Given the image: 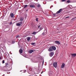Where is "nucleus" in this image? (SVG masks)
<instances>
[{"label": "nucleus", "mask_w": 76, "mask_h": 76, "mask_svg": "<svg viewBox=\"0 0 76 76\" xmlns=\"http://www.w3.org/2000/svg\"><path fill=\"white\" fill-rule=\"evenodd\" d=\"M36 44V43H35V42L31 43V44L32 45H34V44Z\"/></svg>", "instance_id": "obj_15"}, {"label": "nucleus", "mask_w": 76, "mask_h": 76, "mask_svg": "<svg viewBox=\"0 0 76 76\" xmlns=\"http://www.w3.org/2000/svg\"><path fill=\"white\" fill-rule=\"evenodd\" d=\"M30 7H33V8H34L35 7V6L34 5L31 4L30 6Z\"/></svg>", "instance_id": "obj_7"}, {"label": "nucleus", "mask_w": 76, "mask_h": 76, "mask_svg": "<svg viewBox=\"0 0 76 76\" xmlns=\"http://www.w3.org/2000/svg\"><path fill=\"white\" fill-rule=\"evenodd\" d=\"M53 67H55V68H56L57 66V62H54L53 64Z\"/></svg>", "instance_id": "obj_3"}, {"label": "nucleus", "mask_w": 76, "mask_h": 76, "mask_svg": "<svg viewBox=\"0 0 76 76\" xmlns=\"http://www.w3.org/2000/svg\"><path fill=\"white\" fill-rule=\"evenodd\" d=\"M20 37V36L19 35H17L16 37V38H19Z\"/></svg>", "instance_id": "obj_16"}, {"label": "nucleus", "mask_w": 76, "mask_h": 76, "mask_svg": "<svg viewBox=\"0 0 76 76\" xmlns=\"http://www.w3.org/2000/svg\"><path fill=\"white\" fill-rule=\"evenodd\" d=\"M33 52H34V50H30L29 51V53L30 54H31Z\"/></svg>", "instance_id": "obj_9"}, {"label": "nucleus", "mask_w": 76, "mask_h": 76, "mask_svg": "<svg viewBox=\"0 0 76 76\" xmlns=\"http://www.w3.org/2000/svg\"><path fill=\"white\" fill-rule=\"evenodd\" d=\"M23 23V22L22 21H20L19 23L16 24V25L18 26H20Z\"/></svg>", "instance_id": "obj_2"}, {"label": "nucleus", "mask_w": 76, "mask_h": 76, "mask_svg": "<svg viewBox=\"0 0 76 76\" xmlns=\"http://www.w3.org/2000/svg\"><path fill=\"white\" fill-rule=\"evenodd\" d=\"M53 55H54V53L52 52H51L50 54V57H52Z\"/></svg>", "instance_id": "obj_5"}, {"label": "nucleus", "mask_w": 76, "mask_h": 76, "mask_svg": "<svg viewBox=\"0 0 76 76\" xmlns=\"http://www.w3.org/2000/svg\"><path fill=\"white\" fill-rule=\"evenodd\" d=\"M5 75L4 74L3 75V76H4Z\"/></svg>", "instance_id": "obj_37"}, {"label": "nucleus", "mask_w": 76, "mask_h": 76, "mask_svg": "<svg viewBox=\"0 0 76 76\" xmlns=\"http://www.w3.org/2000/svg\"><path fill=\"white\" fill-rule=\"evenodd\" d=\"M40 28V26H38V28Z\"/></svg>", "instance_id": "obj_33"}, {"label": "nucleus", "mask_w": 76, "mask_h": 76, "mask_svg": "<svg viewBox=\"0 0 76 76\" xmlns=\"http://www.w3.org/2000/svg\"><path fill=\"white\" fill-rule=\"evenodd\" d=\"M72 56V57H75V56H76V54L74 53V54H71Z\"/></svg>", "instance_id": "obj_11"}, {"label": "nucleus", "mask_w": 76, "mask_h": 76, "mask_svg": "<svg viewBox=\"0 0 76 76\" xmlns=\"http://www.w3.org/2000/svg\"><path fill=\"white\" fill-rule=\"evenodd\" d=\"M1 57H0V60H1Z\"/></svg>", "instance_id": "obj_36"}, {"label": "nucleus", "mask_w": 76, "mask_h": 76, "mask_svg": "<svg viewBox=\"0 0 76 76\" xmlns=\"http://www.w3.org/2000/svg\"><path fill=\"white\" fill-rule=\"evenodd\" d=\"M65 66V64L64 63H63L62 65L61 66V68L63 69V68H64Z\"/></svg>", "instance_id": "obj_6"}, {"label": "nucleus", "mask_w": 76, "mask_h": 76, "mask_svg": "<svg viewBox=\"0 0 76 76\" xmlns=\"http://www.w3.org/2000/svg\"><path fill=\"white\" fill-rule=\"evenodd\" d=\"M29 70H30V71H32V69H31V68H30L29 69Z\"/></svg>", "instance_id": "obj_26"}, {"label": "nucleus", "mask_w": 76, "mask_h": 76, "mask_svg": "<svg viewBox=\"0 0 76 76\" xmlns=\"http://www.w3.org/2000/svg\"><path fill=\"white\" fill-rule=\"evenodd\" d=\"M62 1H65L66 0H61Z\"/></svg>", "instance_id": "obj_28"}, {"label": "nucleus", "mask_w": 76, "mask_h": 76, "mask_svg": "<svg viewBox=\"0 0 76 76\" xmlns=\"http://www.w3.org/2000/svg\"><path fill=\"white\" fill-rule=\"evenodd\" d=\"M19 52L20 53H22L23 52V50H22L20 49L19 50Z\"/></svg>", "instance_id": "obj_14"}, {"label": "nucleus", "mask_w": 76, "mask_h": 76, "mask_svg": "<svg viewBox=\"0 0 76 76\" xmlns=\"http://www.w3.org/2000/svg\"><path fill=\"white\" fill-rule=\"evenodd\" d=\"M7 22V21H4L3 22L4 23H6V22Z\"/></svg>", "instance_id": "obj_27"}, {"label": "nucleus", "mask_w": 76, "mask_h": 76, "mask_svg": "<svg viewBox=\"0 0 76 76\" xmlns=\"http://www.w3.org/2000/svg\"><path fill=\"white\" fill-rule=\"evenodd\" d=\"M40 6H41V5H40V4H37V7H39Z\"/></svg>", "instance_id": "obj_17"}, {"label": "nucleus", "mask_w": 76, "mask_h": 76, "mask_svg": "<svg viewBox=\"0 0 76 76\" xmlns=\"http://www.w3.org/2000/svg\"><path fill=\"white\" fill-rule=\"evenodd\" d=\"M69 18V17H67L66 18V19H67V18Z\"/></svg>", "instance_id": "obj_31"}, {"label": "nucleus", "mask_w": 76, "mask_h": 76, "mask_svg": "<svg viewBox=\"0 0 76 76\" xmlns=\"http://www.w3.org/2000/svg\"><path fill=\"white\" fill-rule=\"evenodd\" d=\"M42 34L44 35H45L46 34H45V33L44 32Z\"/></svg>", "instance_id": "obj_25"}, {"label": "nucleus", "mask_w": 76, "mask_h": 76, "mask_svg": "<svg viewBox=\"0 0 76 76\" xmlns=\"http://www.w3.org/2000/svg\"><path fill=\"white\" fill-rule=\"evenodd\" d=\"M12 23L11 22V23H10V25H11V24H12Z\"/></svg>", "instance_id": "obj_35"}, {"label": "nucleus", "mask_w": 76, "mask_h": 76, "mask_svg": "<svg viewBox=\"0 0 76 76\" xmlns=\"http://www.w3.org/2000/svg\"><path fill=\"white\" fill-rule=\"evenodd\" d=\"M42 72L41 73V74H42Z\"/></svg>", "instance_id": "obj_40"}, {"label": "nucleus", "mask_w": 76, "mask_h": 76, "mask_svg": "<svg viewBox=\"0 0 76 76\" xmlns=\"http://www.w3.org/2000/svg\"><path fill=\"white\" fill-rule=\"evenodd\" d=\"M23 18L22 17H20V21H23Z\"/></svg>", "instance_id": "obj_13"}, {"label": "nucleus", "mask_w": 76, "mask_h": 76, "mask_svg": "<svg viewBox=\"0 0 76 76\" xmlns=\"http://www.w3.org/2000/svg\"><path fill=\"white\" fill-rule=\"evenodd\" d=\"M61 10H62V9H60L58 11L56 12V14H58V13H61Z\"/></svg>", "instance_id": "obj_4"}, {"label": "nucleus", "mask_w": 76, "mask_h": 76, "mask_svg": "<svg viewBox=\"0 0 76 76\" xmlns=\"http://www.w3.org/2000/svg\"><path fill=\"white\" fill-rule=\"evenodd\" d=\"M55 42L56 44H58V45H60V42L58 41H56Z\"/></svg>", "instance_id": "obj_8"}, {"label": "nucleus", "mask_w": 76, "mask_h": 76, "mask_svg": "<svg viewBox=\"0 0 76 76\" xmlns=\"http://www.w3.org/2000/svg\"><path fill=\"white\" fill-rule=\"evenodd\" d=\"M75 19V18H74L73 19Z\"/></svg>", "instance_id": "obj_38"}, {"label": "nucleus", "mask_w": 76, "mask_h": 76, "mask_svg": "<svg viewBox=\"0 0 76 76\" xmlns=\"http://www.w3.org/2000/svg\"><path fill=\"white\" fill-rule=\"evenodd\" d=\"M34 74H35V73H34L33 75H34Z\"/></svg>", "instance_id": "obj_39"}, {"label": "nucleus", "mask_w": 76, "mask_h": 76, "mask_svg": "<svg viewBox=\"0 0 76 76\" xmlns=\"http://www.w3.org/2000/svg\"><path fill=\"white\" fill-rule=\"evenodd\" d=\"M70 9H72V7H70Z\"/></svg>", "instance_id": "obj_34"}, {"label": "nucleus", "mask_w": 76, "mask_h": 76, "mask_svg": "<svg viewBox=\"0 0 76 76\" xmlns=\"http://www.w3.org/2000/svg\"><path fill=\"white\" fill-rule=\"evenodd\" d=\"M12 44H14V43H15V42L14 41H12Z\"/></svg>", "instance_id": "obj_23"}, {"label": "nucleus", "mask_w": 76, "mask_h": 76, "mask_svg": "<svg viewBox=\"0 0 76 76\" xmlns=\"http://www.w3.org/2000/svg\"><path fill=\"white\" fill-rule=\"evenodd\" d=\"M28 6V5H25V6L24 7V8H26Z\"/></svg>", "instance_id": "obj_21"}, {"label": "nucleus", "mask_w": 76, "mask_h": 76, "mask_svg": "<svg viewBox=\"0 0 76 76\" xmlns=\"http://www.w3.org/2000/svg\"><path fill=\"white\" fill-rule=\"evenodd\" d=\"M56 14H53V16H56Z\"/></svg>", "instance_id": "obj_32"}, {"label": "nucleus", "mask_w": 76, "mask_h": 76, "mask_svg": "<svg viewBox=\"0 0 76 76\" xmlns=\"http://www.w3.org/2000/svg\"><path fill=\"white\" fill-rule=\"evenodd\" d=\"M44 63V62H43V64Z\"/></svg>", "instance_id": "obj_42"}, {"label": "nucleus", "mask_w": 76, "mask_h": 76, "mask_svg": "<svg viewBox=\"0 0 76 76\" xmlns=\"http://www.w3.org/2000/svg\"><path fill=\"white\" fill-rule=\"evenodd\" d=\"M38 31L37 32L35 31H34L33 32V33L31 34L32 35H33L34 34H37V33H38Z\"/></svg>", "instance_id": "obj_12"}, {"label": "nucleus", "mask_w": 76, "mask_h": 76, "mask_svg": "<svg viewBox=\"0 0 76 76\" xmlns=\"http://www.w3.org/2000/svg\"><path fill=\"white\" fill-rule=\"evenodd\" d=\"M70 1L69 0H68V1H67V2L68 3H70Z\"/></svg>", "instance_id": "obj_24"}, {"label": "nucleus", "mask_w": 76, "mask_h": 76, "mask_svg": "<svg viewBox=\"0 0 76 76\" xmlns=\"http://www.w3.org/2000/svg\"><path fill=\"white\" fill-rule=\"evenodd\" d=\"M10 16L11 18H13L14 16V14L13 13L10 14Z\"/></svg>", "instance_id": "obj_10"}, {"label": "nucleus", "mask_w": 76, "mask_h": 76, "mask_svg": "<svg viewBox=\"0 0 76 76\" xmlns=\"http://www.w3.org/2000/svg\"><path fill=\"white\" fill-rule=\"evenodd\" d=\"M36 20L37 22H38V18H37L36 19Z\"/></svg>", "instance_id": "obj_20"}, {"label": "nucleus", "mask_w": 76, "mask_h": 76, "mask_svg": "<svg viewBox=\"0 0 76 76\" xmlns=\"http://www.w3.org/2000/svg\"><path fill=\"white\" fill-rule=\"evenodd\" d=\"M56 50V48L55 46H53L49 48L48 49V50L49 51L51 52L53 51H55Z\"/></svg>", "instance_id": "obj_1"}, {"label": "nucleus", "mask_w": 76, "mask_h": 76, "mask_svg": "<svg viewBox=\"0 0 76 76\" xmlns=\"http://www.w3.org/2000/svg\"><path fill=\"white\" fill-rule=\"evenodd\" d=\"M51 7H50V9H51Z\"/></svg>", "instance_id": "obj_41"}, {"label": "nucleus", "mask_w": 76, "mask_h": 76, "mask_svg": "<svg viewBox=\"0 0 76 76\" xmlns=\"http://www.w3.org/2000/svg\"><path fill=\"white\" fill-rule=\"evenodd\" d=\"M42 29V27H40V28L39 30V31H38V32H39V31H41Z\"/></svg>", "instance_id": "obj_19"}, {"label": "nucleus", "mask_w": 76, "mask_h": 76, "mask_svg": "<svg viewBox=\"0 0 76 76\" xmlns=\"http://www.w3.org/2000/svg\"><path fill=\"white\" fill-rule=\"evenodd\" d=\"M2 63L3 64H4V60H3V61H2Z\"/></svg>", "instance_id": "obj_22"}, {"label": "nucleus", "mask_w": 76, "mask_h": 76, "mask_svg": "<svg viewBox=\"0 0 76 76\" xmlns=\"http://www.w3.org/2000/svg\"><path fill=\"white\" fill-rule=\"evenodd\" d=\"M26 70H24V73H26Z\"/></svg>", "instance_id": "obj_30"}, {"label": "nucleus", "mask_w": 76, "mask_h": 76, "mask_svg": "<svg viewBox=\"0 0 76 76\" xmlns=\"http://www.w3.org/2000/svg\"><path fill=\"white\" fill-rule=\"evenodd\" d=\"M6 66H7L8 65V63H6Z\"/></svg>", "instance_id": "obj_29"}, {"label": "nucleus", "mask_w": 76, "mask_h": 76, "mask_svg": "<svg viewBox=\"0 0 76 76\" xmlns=\"http://www.w3.org/2000/svg\"><path fill=\"white\" fill-rule=\"evenodd\" d=\"M31 39V38L30 37H28L27 38V40L28 41H30V39Z\"/></svg>", "instance_id": "obj_18"}]
</instances>
